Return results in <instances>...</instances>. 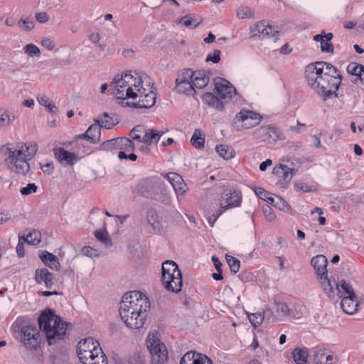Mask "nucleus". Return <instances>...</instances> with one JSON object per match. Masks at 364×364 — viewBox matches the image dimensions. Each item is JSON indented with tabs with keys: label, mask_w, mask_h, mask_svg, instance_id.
Returning a JSON list of instances; mask_svg holds the SVG:
<instances>
[{
	"label": "nucleus",
	"mask_w": 364,
	"mask_h": 364,
	"mask_svg": "<svg viewBox=\"0 0 364 364\" xmlns=\"http://www.w3.org/2000/svg\"><path fill=\"white\" fill-rule=\"evenodd\" d=\"M38 327L28 317L19 316L11 326L13 336L26 348L37 350L41 342L40 331L45 333L48 344L53 346L67 338L70 323L62 320L53 309L47 308L38 318Z\"/></svg>",
	"instance_id": "nucleus-1"
},
{
	"label": "nucleus",
	"mask_w": 364,
	"mask_h": 364,
	"mask_svg": "<svg viewBox=\"0 0 364 364\" xmlns=\"http://www.w3.org/2000/svg\"><path fill=\"white\" fill-rule=\"evenodd\" d=\"M150 310V302L141 292L132 291L122 296L119 309L125 325L131 329L141 328Z\"/></svg>",
	"instance_id": "nucleus-2"
},
{
	"label": "nucleus",
	"mask_w": 364,
	"mask_h": 364,
	"mask_svg": "<svg viewBox=\"0 0 364 364\" xmlns=\"http://www.w3.org/2000/svg\"><path fill=\"white\" fill-rule=\"evenodd\" d=\"M38 144L36 142H28L23 144L20 149L13 150L7 147L9 156L5 162L9 165V168L18 174L25 175L30 169L29 164L26 160H31L33 158L38 151Z\"/></svg>",
	"instance_id": "nucleus-3"
},
{
	"label": "nucleus",
	"mask_w": 364,
	"mask_h": 364,
	"mask_svg": "<svg viewBox=\"0 0 364 364\" xmlns=\"http://www.w3.org/2000/svg\"><path fill=\"white\" fill-rule=\"evenodd\" d=\"M134 73V75L132 71H127L122 74L121 77L117 75L113 79L111 86L114 85L113 94L117 99H136V91L141 90L139 87L143 84V80L137 73Z\"/></svg>",
	"instance_id": "nucleus-4"
},
{
	"label": "nucleus",
	"mask_w": 364,
	"mask_h": 364,
	"mask_svg": "<svg viewBox=\"0 0 364 364\" xmlns=\"http://www.w3.org/2000/svg\"><path fill=\"white\" fill-rule=\"evenodd\" d=\"M215 87L213 91L220 97L210 92H205L203 96V101L209 107L218 111H223L224 103H227L237 94L236 88L227 80L217 77L214 80Z\"/></svg>",
	"instance_id": "nucleus-5"
},
{
	"label": "nucleus",
	"mask_w": 364,
	"mask_h": 364,
	"mask_svg": "<svg viewBox=\"0 0 364 364\" xmlns=\"http://www.w3.org/2000/svg\"><path fill=\"white\" fill-rule=\"evenodd\" d=\"M320 82L315 86L314 90L324 100L334 95L338 97L337 92L342 81L341 75H324V77L319 80Z\"/></svg>",
	"instance_id": "nucleus-6"
},
{
	"label": "nucleus",
	"mask_w": 364,
	"mask_h": 364,
	"mask_svg": "<svg viewBox=\"0 0 364 364\" xmlns=\"http://www.w3.org/2000/svg\"><path fill=\"white\" fill-rule=\"evenodd\" d=\"M147 348L151 356V364H167L168 350L159 338L149 335L146 340Z\"/></svg>",
	"instance_id": "nucleus-7"
},
{
	"label": "nucleus",
	"mask_w": 364,
	"mask_h": 364,
	"mask_svg": "<svg viewBox=\"0 0 364 364\" xmlns=\"http://www.w3.org/2000/svg\"><path fill=\"white\" fill-rule=\"evenodd\" d=\"M255 134L257 139L269 145H274L279 140L286 139L283 132L272 124L259 127L255 131Z\"/></svg>",
	"instance_id": "nucleus-8"
},
{
	"label": "nucleus",
	"mask_w": 364,
	"mask_h": 364,
	"mask_svg": "<svg viewBox=\"0 0 364 364\" xmlns=\"http://www.w3.org/2000/svg\"><path fill=\"white\" fill-rule=\"evenodd\" d=\"M164 182L157 177H149L141 180L136 186V191L146 198H152L157 194Z\"/></svg>",
	"instance_id": "nucleus-9"
},
{
	"label": "nucleus",
	"mask_w": 364,
	"mask_h": 364,
	"mask_svg": "<svg viewBox=\"0 0 364 364\" xmlns=\"http://www.w3.org/2000/svg\"><path fill=\"white\" fill-rule=\"evenodd\" d=\"M193 70L191 69H183L178 73L176 79V88L178 92L184 93L187 95H194L195 89L192 84Z\"/></svg>",
	"instance_id": "nucleus-10"
},
{
	"label": "nucleus",
	"mask_w": 364,
	"mask_h": 364,
	"mask_svg": "<svg viewBox=\"0 0 364 364\" xmlns=\"http://www.w3.org/2000/svg\"><path fill=\"white\" fill-rule=\"evenodd\" d=\"M134 144L130 139L127 137H118L102 142L100 144V150L107 151L114 150L134 151Z\"/></svg>",
	"instance_id": "nucleus-11"
},
{
	"label": "nucleus",
	"mask_w": 364,
	"mask_h": 364,
	"mask_svg": "<svg viewBox=\"0 0 364 364\" xmlns=\"http://www.w3.org/2000/svg\"><path fill=\"white\" fill-rule=\"evenodd\" d=\"M141 90L136 91L137 97L139 100L135 102H127L126 104L129 107H136V108H150L154 106L156 103V94L154 91H150L146 93V90L143 87V84L139 87Z\"/></svg>",
	"instance_id": "nucleus-12"
},
{
	"label": "nucleus",
	"mask_w": 364,
	"mask_h": 364,
	"mask_svg": "<svg viewBox=\"0 0 364 364\" xmlns=\"http://www.w3.org/2000/svg\"><path fill=\"white\" fill-rule=\"evenodd\" d=\"M324 69L322 65H318V61L311 63L305 68V78L312 89L320 82V79L324 77Z\"/></svg>",
	"instance_id": "nucleus-13"
},
{
	"label": "nucleus",
	"mask_w": 364,
	"mask_h": 364,
	"mask_svg": "<svg viewBox=\"0 0 364 364\" xmlns=\"http://www.w3.org/2000/svg\"><path fill=\"white\" fill-rule=\"evenodd\" d=\"M222 203L220 207L225 208V211L229 208L240 207L242 203V195L235 188L224 189L221 194Z\"/></svg>",
	"instance_id": "nucleus-14"
},
{
	"label": "nucleus",
	"mask_w": 364,
	"mask_h": 364,
	"mask_svg": "<svg viewBox=\"0 0 364 364\" xmlns=\"http://www.w3.org/2000/svg\"><path fill=\"white\" fill-rule=\"evenodd\" d=\"M161 282L165 289L168 291L175 293L179 292L183 285L181 270H176L174 274H169L161 275Z\"/></svg>",
	"instance_id": "nucleus-15"
},
{
	"label": "nucleus",
	"mask_w": 364,
	"mask_h": 364,
	"mask_svg": "<svg viewBox=\"0 0 364 364\" xmlns=\"http://www.w3.org/2000/svg\"><path fill=\"white\" fill-rule=\"evenodd\" d=\"M235 119L242 123L244 129H250L259 124L262 117L255 112L242 109L236 114Z\"/></svg>",
	"instance_id": "nucleus-16"
},
{
	"label": "nucleus",
	"mask_w": 364,
	"mask_h": 364,
	"mask_svg": "<svg viewBox=\"0 0 364 364\" xmlns=\"http://www.w3.org/2000/svg\"><path fill=\"white\" fill-rule=\"evenodd\" d=\"M180 364H213V361L205 354L190 350L182 356Z\"/></svg>",
	"instance_id": "nucleus-17"
},
{
	"label": "nucleus",
	"mask_w": 364,
	"mask_h": 364,
	"mask_svg": "<svg viewBox=\"0 0 364 364\" xmlns=\"http://www.w3.org/2000/svg\"><path fill=\"white\" fill-rule=\"evenodd\" d=\"M164 177L171 184L176 194L183 195L187 191V186L183 178L178 173L170 172L163 174Z\"/></svg>",
	"instance_id": "nucleus-18"
},
{
	"label": "nucleus",
	"mask_w": 364,
	"mask_h": 364,
	"mask_svg": "<svg viewBox=\"0 0 364 364\" xmlns=\"http://www.w3.org/2000/svg\"><path fill=\"white\" fill-rule=\"evenodd\" d=\"M53 274L46 268L37 269L35 271L34 279L37 284L44 282L48 289H50L53 285Z\"/></svg>",
	"instance_id": "nucleus-19"
},
{
	"label": "nucleus",
	"mask_w": 364,
	"mask_h": 364,
	"mask_svg": "<svg viewBox=\"0 0 364 364\" xmlns=\"http://www.w3.org/2000/svg\"><path fill=\"white\" fill-rule=\"evenodd\" d=\"M38 257L42 262L51 269L59 271L60 269V264L58 257L53 254L48 252L47 250H40Z\"/></svg>",
	"instance_id": "nucleus-20"
},
{
	"label": "nucleus",
	"mask_w": 364,
	"mask_h": 364,
	"mask_svg": "<svg viewBox=\"0 0 364 364\" xmlns=\"http://www.w3.org/2000/svg\"><path fill=\"white\" fill-rule=\"evenodd\" d=\"M311 264L316 273L320 277V279H322L324 274H327L328 259L326 256L323 255L314 256L311 259Z\"/></svg>",
	"instance_id": "nucleus-21"
},
{
	"label": "nucleus",
	"mask_w": 364,
	"mask_h": 364,
	"mask_svg": "<svg viewBox=\"0 0 364 364\" xmlns=\"http://www.w3.org/2000/svg\"><path fill=\"white\" fill-rule=\"evenodd\" d=\"M53 153L55 158L62 164L73 165L76 162L75 154L70 152L63 147L54 149Z\"/></svg>",
	"instance_id": "nucleus-22"
},
{
	"label": "nucleus",
	"mask_w": 364,
	"mask_h": 364,
	"mask_svg": "<svg viewBox=\"0 0 364 364\" xmlns=\"http://www.w3.org/2000/svg\"><path fill=\"white\" fill-rule=\"evenodd\" d=\"M163 134L164 132H158L151 129H149L143 137H141L140 135H132V138L139 142L151 144V143H157Z\"/></svg>",
	"instance_id": "nucleus-23"
},
{
	"label": "nucleus",
	"mask_w": 364,
	"mask_h": 364,
	"mask_svg": "<svg viewBox=\"0 0 364 364\" xmlns=\"http://www.w3.org/2000/svg\"><path fill=\"white\" fill-rule=\"evenodd\" d=\"M341 306L347 314L353 315L358 311V302L355 294L342 298Z\"/></svg>",
	"instance_id": "nucleus-24"
},
{
	"label": "nucleus",
	"mask_w": 364,
	"mask_h": 364,
	"mask_svg": "<svg viewBox=\"0 0 364 364\" xmlns=\"http://www.w3.org/2000/svg\"><path fill=\"white\" fill-rule=\"evenodd\" d=\"M315 364H336V358L326 349H318L314 353Z\"/></svg>",
	"instance_id": "nucleus-25"
},
{
	"label": "nucleus",
	"mask_w": 364,
	"mask_h": 364,
	"mask_svg": "<svg viewBox=\"0 0 364 364\" xmlns=\"http://www.w3.org/2000/svg\"><path fill=\"white\" fill-rule=\"evenodd\" d=\"M209 76L204 70L193 71L192 84L193 87L203 89L209 83Z\"/></svg>",
	"instance_id": "nucleus-26"
},
{
	"label": "nucleus",
	"mask_w": 364,
	"mask_h": 364,
	"mask_svg": "<svg viewBox=\"0 0 364 364\" xmlns=\"http://www.w3.org/2000/svg\"><path fill=\"white\" fill-rule=\"evenodd\" d=\"M114 117V114L111 117L107 112H104L101 116L94 119V122L104 129H111L119 123L117 118Z\"/></svg>",
	"instance_id": "nucleus-27"
},
{
	"label": "nucleus",
	"mask_w": 364,
	"mask_h": 364,
	"mask_svg": "<svg viewBox=\"0 0 364 364\" xmlns=\"http://www.w3.org/2000/svg\"><path fill=\"white\" fill-rule=\"evenodd\" d=\"M322 280L321 284L324 292L330 298L334 297V287L336 289V285H338V282L336 279L331 277V278L328 277L327 274H324L323 278L321 279Z\"/></svg>",
	"instance_id": "nucleus-28"
},
{
	"label": "nucleus",
	"mask_w": 364,
	"mask_h": 364,
	"mask_svg": "<svg viewBox=\"0 0 364 364\" xmlns=\"http://www.w3.org/2000/svg\"><path fill=\"white\" fill-rule=\"evenodd\" d=\"M279 168L283 172L282 179H280L277 184L280 188H286L294 176V168H289L287 165L280 164Z\"/></svg>",
	"instance_id": "nucleus-29"
},
{
	"label": "nucleus",
	"mask_w": 364,
	"mask_h": 364,
	"mask_svg": "<svg viewBox=\"0 0 364 364\" xmlns=\"http://www.w3.org/2000/svg\"><path fill=\"white\" fill-rule=\"evenodd\" d=\"M96 343H97V348L95 349V351L85 350V351L77 352L80 360L83 364H88L89 362H91L93 359L92 356H94L95 353H102V348L100 346V343L97 341H96Z\"/></svg>",
	"instance_id": "nucleus-30"
},
{
	"label": "nucleus",
	"mask_w": 364,
	"mask_h": 364,
	"mask_svg": "<svg viewBox=\"0 0 364 364\" xmlns=\"http://www.w3.org/2000/svg\"><path fill=\"white\" fill-rule=\"evenodd\" d=\"M291 355L296 364H307L309 353L306 348H295L292 351Z\"/></svg>",
	"instance_id": "nucleus-31"
},
{
	"label": "nucleus",
	"mask_w": 364,
	"mask_h": 364,
	"mask_svg": "<svg viewBox=\"0 0 364 364\" xmlns=\"http://www.w3.org/2000/svg\"><path fill=\"white\" fill-rule=\"evenodd\" d=\"M216 152L224 159L228 160L234 157L233 149L228 145L220 144L215 146Z\"/></svg>",
	"instance_id": "nucleus-32"
},
{
	"label": "nucleus",
	"mask_w": 364,
	"mask_h": 364,
	"mask_svg": "<svg viewBox=\"0 0 364 364\" xmlns=\"http://www.w3.org/2000/svg\"><path fill=\"white\" fill-rule=\"evenodd\" d=\"M97 348L96 341H94L92 338H87L83 341H80L77 345V352L88 350H95Z\"/></svg>",
	"instance_id": "nucleus-33"
},
{
	"label": "nucleus",
	"mask_w": 364,
	"mask_h": 364,
	"mask_svg": "<svg viewBox=\"0 0 364 364\" xmlns=\"http://www.w3.org/2000/svg\"><path fill=\"white\" fill-rule=\"evenodd\" d=\"M101 127L98 123L95 122L93 124L88 127V132H90V143H97L101 136Z\"/></svg>",
	"instance_id": "nucleus-34"
},
{
	"label": "nucleus",
	"mask_w": 364,
	"mask_h": 364,
	"mask_svg": "<svg viewBox=\"0 0 364 364\" xmlns=\"http://www.w3.org/2000/svg\"><path fill=\"white\" fill-rule=\"evenodd\" d=\"M191 143L196 149H202L204 147L205 137L203 136L200 129H195L191 139Z\"/></svg>",
	"instance_id": "nucleus-35"
},
{
	"label": "nucleus",
	"mask_w": 364,
	"mask_h": 364,
	"mask_svg": "<svg viewBox=\"0 0 364 364\" xmlns=\"http://www.w3.org/2000/svg\"><path fill=\"white\" fill-rule=\"evenodd\" d=\"M336 291L340 298L342 297V293L348 294V296L355 294L352 286L343 279L341 281V283H338V285H336Z\"/></svg>",
	"instance_id": "nucleus-36"
},
{
	"label": "nucleus",
	"mask_w": 364,
	"mask_h": 364,
	"mask_svg": "<svg viewBox=\"0 0 364 364\" xmlns=\"http://www.w3.org/2000/svg\"><path fill=\"white\" fill-rule=\"evenodd\" d=\"M176 270H180L177 264L171 260H166L162 264L161 274H174Z\"/></svg>",
	"instance_id": "nucleus-37"
},
{
	"label": "nucleus",
	"mask_w": 364,
	"mask_h": 364,
	"mask_svg": "<svg viewBox=\"0 0 364 364\" xmlns=\"http://www.w3.org/2000/svg\"><path fill=\"white\" fill-rule=\"evenodd\" d=\"M147 222L154 230H159L161 228L159 216L156 210H151L148 212Z\"/></svg>",
	"instance_id": "nucleus-38"
},
{
	"label": "nucleus",
	"mask_w": 364,
	"mask_h": 364,
	"mask_svg": "<svg viewBox=\"0 0 364 364\" xmlns=\"http://www.w3.org/2000/svg\"><path fill=\"white\" fill-rule=\"evenodd\" d=\"M200 22L201 20L195 18L192 15H186L179 20L180 23L184 25L186 27H191L192 28H196Z\"/></svg>",
	"instance_id": "nucleus-39"
},
{
	"label": "nucleus",
	"mask_w": 364,
	"mask_h": 364,
	"mask_svg": "<svg viewBox=\"0 0 364 364\" xmlns=\"http://www.w3.org/2000/svg\"><path fill=\"white\" fill-rule=\"evenodd\" d=\"M364 70V65L358 64L357 63H350L347 67V72L352 75L355 76L357 78L355 80V82L358 80L359 75Z\"/></svg>",
	"instance_id": "nucleus-40"
},
{
	"label": "nucleus",
	"mask_w": 364,
	"mask_h": 364,
	"mask_svg": "<svg viewBox=\"0 0 364 364\" xmlns=\"http://www.w3.org/2000/svg\"><path fill=\"white\" fill-rule=\"evenodd\" d=\"M41 234L37 230H33L26 237H23V241L29 245H38L41 242Z\"/></svg>",
	"instance_id": "nucleus-41"
},
{
	"label": "nucleus",
	"mask_w": 364,
	"mask_h": 364,
	"mask_svg": "<svg viewBox=\"0 0 364 364\" xmlns=\"http://www.w3.org/2000/svg\"><path fill=\"white\" fill-rule=\"evenodd\" d=\"M277 306V311L279 314H281L283 316H290L293 318H299V316H296L295 314H293V311L291 310L287 304L284 302H276L275 303Z\"/></svg>",
	"instance_id": "nucleus-42"
},
{
	"label": "nucleus",
	"mask_w": 364,
	"mask_h": 364,
	"mask_svg": "<svg viewBox=\"0 0 364 364\" xmlns=\"http://www.w3.org/2000/svg\"><path fill=\"white\" fill-rule=\"evenodd\" d=\"M95 237L105 245H111V240L105 228L99 229L95 231Z\"/></svg>",
	"instance_id": "nucleus-43"
},
{
	"label": "nucleus",
	"mask_w": 364,
	"mask_h": 364,
	"mask_svg": "<svg viewBox=\"0 0 364 364\" xmlns=\"http://www.w3.org/2000/svg\"><path fill=\"white\" fill-rule=\"evenodd\" d=\"M39 103L47 108L50 113L55 114L58 112V108L55 105L50 101L47 97L42 96L38 99Z\"/></svg>",
	"instance_id": "nucleus-44"
},
{
	"label": "nucleus",
	"mask_w": 364,
	"mask_h": 364,
	"mask_svg": "<svg viewBox=\"0 0 364 364\" xmlns=\"http://www.w3.org/2000/svg\"><path fill=\"white\" fill-rule=\"evenodd\" d=\"M318 65H322L323 68L325 71L324 75H341L339 70L329 63L318 61Z\"/></svg>",
	"instance_id": "nucleus-45"
},
{
	"label": "nucleus",
	"mask_w": 364,
	"mask_h": 364,
	"mask_svg": "<svg viewBox=\"0 0 364 364\" xmlns=\"http://www.w3.org/2000/svg\"><path fill=\"white\" fill-rule=\"evenodd\" d=\"M264 318V314L262 313H252L248 314V318L255 328L262 323Z\"/></svg>",
	"instance_id": "nucleus-46"
},
{
	"label": "nucleus",
	"mask_w": 364,
	"mask_h": 364,
	"mask_svg": "<svg viewBox=\"0 0 364 364\" xmlns=\"http://www.w3.org/2000/svg\"><path fill=\"white\" fill-rule=\"evenodd\" d=\"M265 21H261L255 24L254 27L251 28V31L253 33V36H262L264 38V30L267 29Z\"/></svg>",
	"instance_id": "nucleus-47"
},
{
	"label": "nucleus",
	"mask_w": 364,
	"mask_h": 364,
	"mask_svg": "<svg viewBox=\"0 0 364 364\" xmlns=\"http://www.w3.org/2000/svg\"><path fill=\"white\" fill-rule=\"evenodd\" d=\"M226 260H227V263L228 264V265L230 267V271L234 274H236L237 272H238V271L240 269V260H238L235 257H234L232 256H230V255L226 256Z\"/></svg>",
	"instance_id": "nucleus-48"
},
{
	"label": "nucleus",
	"mask_w": 364,
	"mask_h": 364,
	"mask_svg": "<svg viewBox=\"0 0 364 364\" xmlns=\"http://www.w3.org/2000/svg\"><path fill=\"white\" fill-rule=\"evenodd\" d=\"M274 207L284 212H289L291 210V206L289 205V203L279 196H276Z\"/></svg>",
	"instance_id": "nucleus-49"
},
{
	"label": "nucleus",
	"mask_w": 364,
	"mask_h": 364,
	"mask_svg": "<svg viewBox=\"0 0 364 364\" xmlns=\"http://www.w3.org/2000/svg\"><path fill=\"white\" fill-rule=\"evenodd\" d=\"M266 25L267 29L264 30V38L272 36L274 38V41H276L279 38L277 36V34L279 33L278 28L272 26L269 23H267Z\"/></svg>",
	"instance_id": "nucleus-50"
},
{
	"label": "nucleus",
	"mask_w": 364,
	"mask_h": 364,
	"mask_svg": "<svg viewBox=\"0 0 364 364\" xmlns=\"http://www.w3.org/2000/svg\"><path fill=\"white\" fill-rule=\"evenodd\" d=\"M93 359L88 364H107V358L105 354L102 350V353H97L92 356Z\"/></svg>",
	"instance_id": "nucleus-51"
},
{
	"label": "nucleus",
	"mask_w": 364,
	"mask_h": 364,
	"mask_svg": "<svg viewBox=\"0 0 364 364\" xmlns=\"http://www.w3.org/2000/svg\"><path fill=\"white\" fill-rule=\"evenodd\" d=\"M18 24L20 27L28 31L32 30L34 27V23L33 20L29 18H21L18 21Z\"/></svg>",
	"instance_id": "nucleus-52"
},
{
	"label": "nucleus",
	"mask_w": 364,
	"mask_h": 364,
	"mask_svg": "<svg viewBox=\"0 0 364 364\" xmlns=\"http://www.w3.org/2000/svg\"><path fill=\"white\" fill-rule=\"evenodd\" d=\"M24 52L28 54V55L33 56V55H37L39 56L41 55L40 49L34 44L29 43L27 44L24 48Z\"/></svg>",
	"instance_id": "nucleus-53"
},
{
	"label": "nucleus",
	"mask_w": 364,
	"mask_h": 364,
	"mask_svg": "<svg viewBox=\"0 0 364 364\" xmlns=\"http://www.w3.org/2000/svg\"><path fill=\"white\" fill-rule=\"evenodd\" d=\"M237 16L240 18H249L252 16V12L250 7L240 6L237 10Z\"/></svg>",
	"instance_id": "nucleus-54"
},
{
	"label": "nucleus",
	"mask_w": 364,
	"mask_h": 364,
	"mask_svg": "<svg viewBox=\"0 0 364 364\" xmlns=\"http://www.w3.org/2000/svg\"><path fill=\"white\" fill-rule=\"evenodd\" d=\"M38 191V186L32 183H28L26 187L21 188L20 193L23 196H28L33 193H36Z\"/></svg>",
	"instance_id": "nucleus-55"
},
{
	"label": "nucleus",
	"mask_w": 364,
	"mask_h": 364,
	"mask_svg": "<svg viewBox=\"0 0 364 364\" xmlns=\"http://www.w3.org/2000/svg\"><path fill=\"white\" fill-rule=\"evenodd\" d=\"M10 116L9 112L5 109L0 107V125L4 127L9 124Z\"/></svg>",
	"instance_id": "nucleus-56"
},
{
	"label": "nucleus",
	"mask_w": 364,
	"mask_h": 364,
	"mask_svg": "<svg viewBox=\"0 0 364 364\" xmlns=\"http://www.w3.org/2000/svg\"><path fill=\"white\" fill-rule=\"evenodd\" d=\"M221 52L220 50L215 49L213 53H209L206 57V61H211L213 63H218L220 60Z\"/></svg>",
	"instance_id": "nucleus-57"
},
{
	"label": "nucleus",
	"mask_w": 364,
	"mask_h": 364,
	"mask_svg": "<svg viewBox=\"0 0 364 364\" xmlns=\"http://www.w3.org/2000/svg\"><path fill=\"white\" fill-rule=\"evenodd\" d=\"M224 212H225V208L223 207H220L217 211L212 214V215L208 219V223L211 227L214 225L216 220Z\"/></svg>",
	"instance_id": "nucleus-58"
},
{
	"label": "nucleus",
	"mask_w": 364,
	"mask_h": 364,
	"mask_svg": "<svg viewBox=\"0 0 364 364\" xmlns=\"http://www.w3.org/2000/svg\"><path fill=\"white\" fill-rule=\"evenodd\" d=\"M321 50L323 53H333V46L331 42L322 40L321 42Z\"/></svg>",
	"instance_id": "nucleus-59"
},
{
	"label": "nucleus",
	"mask_w": 364,
	"mask_h": 364,
	"mask_svg": "<svg viewBox=\"0 0 364 364\" xmlns=\"http://www.w3.org/2000/svg\"><path fill=\"white\" fill-rule=\"evenodd\" d=\"M23 236H19L18 242L16 246V253L19 257H23L25 255Z\"/></svg>",
	"instance_id": "nucleus-60"
},
{
	"label": "nucleus",
	"mask_w": 364,
	"mask_h": 364,
	"mask_svg": "<svg viewBox=\"0 0 364 364\" xmlns=\"http://www.w3.org/2000/svg\"><path fill=\"white\" fill-rule=\"evenodd\" d=\"M263 211L267 220L271 222L275 219V214L270 206L266 205L265 207H263Z\"/></svg>",
	"instance_id": "nucleus-61"
},
{
	"label": "nucleus",
	"mask_w": 364,
	"mask_h": 364,
	"mask_svg": "<svg viewBox=\"0 0 364 364\" xmlns=\"http://www.w3.org/2000/svg\"><path fill=\"white\" fill-rule=\"evenodd\" d=\"M118 157L119 159H129L132 161H135L137 159V156L135 154L131 153L129 154H127L122 150L119 151Z\"/></svg>",
	"instance_id": "nucleus-62"
},
{
	"label": "nucleus",
	"mask_w": 364,
	"mask_h": 364,
	"mask_svg": "<svg viewBox=\"0 0 364 364\" xmlns=\"http://www.w3.org/2000/svg\"><path fill=\"white\" fill-rule=\"evenodd\" d=\"M255 194L262 200H266L270 193L264 189L257 187L255 189Z\"/></svg>",
	"instance_id": "nucleus-63"
},
{
	"label": "nucleus",
	"mask_w": 364,
	"mask_h": 364,
	"mask_svg": "<svg viewBox=\"0 0 364 364\" xmlns=\"http://www.w3.org/2000/svg\"><path fill=\"white\" fill-rule=\"evenodd\" d=\"M36 18L39 23H44L49 20V16L45 11L38 12L36 14Z\"/></svg>",
	"instance_id": "nucleus-64"
}]
</instances>
